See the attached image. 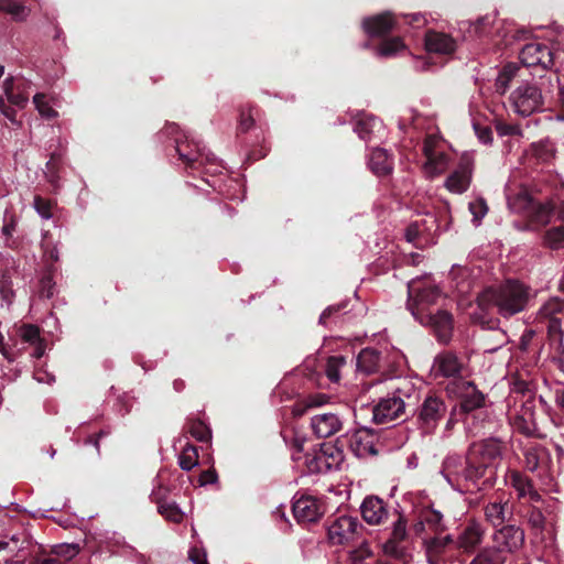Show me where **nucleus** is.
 <instances>
[{"label":"nucleus","mask_w":564,"mask_h":564,"mask_svg":"<svg viewBox=\"0 0 564 564\" xmlns=\"http://www.w3.org/2000/svg\"><path fill=\"white\" fill-rule=\"evenodd\" d=\"M527 520L532 529H535L542 532L545 529V517L540 508L535 506H530L527 510Z\"/></svg>","instance_id":"48"},{"label":"nucleus","mask_w":564,"mask_h":564,"mask_svg":"<svg viewBox=\"0 0 564 564\" xmlns=\"http://www.w3.org/2000/svg\"><path fill=\"white\" fill-rule=\"evenodd\" d=\"M447 162L448 159L446 153L443 151H437L434 153V155L426 158L424 167L431 176L440 175L445 171Z\"/></svg>","instance_id":"38"},{"label":"nucleus","mask_w":564,"mask_h":564,"mask_svg":"<svg viewBox=\"0 0 564 564\" xmlns=\"http://www.w3.org/2000/svg\"><path fill=\"white\" fill-rule=\"evenodd\" d=\"M405 410V403L399 395L382 399L373 409V421L378 424L399 419Z\"/></svg>","instance_id":"19"},{"label":"nucleus","mask_w":564,"mask_h":564,"mask_svg":"<svg viewBox=\"0 0 564 564\" xmlns=\"http://www.w3.org/2000/svg\"><path fill=\"white\" fill-rule=\"evenodd\" d=\"M175 150L178 154V159L192 170H198L207 163H212L216 160L213 154L206 152L205 147H202L199 142L194 140H175Z\"/></svg>","instance_id":"10"},{"label":"nucleus","mask_w":564,"mask_h":564,"mask_svg":"<svg viewBox=\"0 0 564 564\" xmlns=\"http://www.w3.org/2000/svg\"><path fill=\"white\" fill-rule=\"evenodd\" d=\"M362 519L371 525L383 523L388 519L389 511L382 499L377 496H368L360 507Z\"/></svg>","instance_id":"22"},{"label":"nucleus","mask_w":564,"mask_h":564,"mask_svg":"<svg viewBox=\"0 0 564 564\" xmlns=\"http://www.w3.org/2000/svg\"><path fill=\"white\" fill-rule=\"evenodd\" d=\"M55 282L51 273L44 274L40 280L39 295L43 299H51L54 294Z\"/></svg>","instance_id":"55"},{"label":"nucleus","mask_w":564,"mask_h":564,"mask_svg":"<svg viewBox=\"0 0 564 564\" xmlns=\"http://www.w3.org/2000/svg\"><path fill=\"white\" fill-rule=\"evenodd\" d=\"M486 520L494 527L499 528L505 522L510 521L512 511L508 508V502H489L484 509Z\"/></svg>","instance_id":"27"},{"label":"nucleus","mask_w":564,"mask_h":564,"mask_svg":"<svg viewBox=\"0 0 564 564\" xmlns=\"http://www.w3.org/2000/svg\"><path fill=\"white\" fill-rule=\"evenodd\" d=\"M373 555L368 542L362 539L360 544L350 552V558L354 564H361L366 558Z\"/></svg>","instance_id":"52"},{"label":"nucleus","mask_w":564,"mask_h":564,"mask_svg":"<svg viewBox=\"0 0 564 564\" xmlns=\"http://www.w3.org/2000/svg\"><path fill=\"white\" fill-rule=\"evenodd\" d=\"M507 555L497 546L484 547L471 560L469 564H505Z\"/></svg>","instance_id":"30"},{"label":"nucleus","mask_w":564,"mask_h":564,"mask_svg":"<svg viewBox=\"0 0 564 564\" xmlns=\"http://www.w3.org/2000/svg\"><path fill=\"white\" fill-rule=\"evenodd\" d=\"M399 18L391 11H383L362 19L361 28L369 39H384L399 31Z\"/></svg>","instance_id":"9"},{"label":"nucleus","mask_w":564,"mask_h":564,"mask_svg":"<svg viewBox=\"0 0 564 564\" xmlns=\"http://www.w3.org/2000/svg\"><path fill=\"white\" fill-rule=\"evenodd\" d=\"M347 364V358L341 355H335L327 358L325 373L327 378L337 383L340 379V369Z\"/></svg>","instance_id":"39"},{"label":"nucleus","mask_w":564,"mask_h":564,"mask_svg":"<svg viewBox=\"0 0 564 564\" xmlns=\"http://www.w3.org/2000/svg\"><path fill=\"white\" fill-rule=\"evenodd\" d=\"M62 156L54 152L51 154L50 160L45 164L44 175L46 181L50 183L52 189L56 192L61 187V172Z\"/></svg>","instance_id":"29"},{"label":"nucleus","mask_w":564,"mask_h":564,"mask_svg":"<svg viewBox=\"0 0 564 564\" xmlns=\"http://www.w3.org/2000/svg\"><path fill=\"white\" fill-rule=\"evenodd\" d=\"M438 144V139L433 134H427L423 141V154L425 158H430L437 152L436 147Z\"/></svg>","instance_id":"64"},{"label":"nucleus","mask_w":564,"mask_h":564,"mask_svg":"<svg viewBox=\"0 0 564 564\" xmlns=\"http://www.w3.org/2000/svg\"><path fill=\"white\" fill-rule=\"evenodd\" d=\"M341 420L336 413H318L312 417L311 426L319 438H327L341 429Z\"/></svg>","instance_id":"24"},{"label":"nucleus","mask_w":564,"mask_h":564,"mask_svg":"<svg viewBox=\"0 0 564 564\" xmlns=\"http://www.w3.org/2000/svg\"><path fill=\"white\" fill-rule=\"evenodd\" d=\"M169 489L164 486H158L153 491L151 492V501L156 505L159 508L163 503H165L167 500Z\"/></svg>","instance_id":"63"},{"label":"nucleus","mask_w":564,"mask_h":564,"mask_svg":"<svg viewBox=\"0 0 564 564\" xmlns=\"http://www.w3.org/2000/svg\"><path fill=\"white\" fill-rule=\"evenodd\" d=\"M547 93L549 91L543 95L541 89L536 86L525 84L519 86L511 94V101L519 115L528 117L542 109Z\"/></svg>","instance_id":"7"},{"label":"nucleus","mask_w":564,"mask_h":564,"mask_svg":"<svg viewBox=\"0 0 564 564\" xmlns=\"http://www.w3.org/2000/svg\"><path fill=\"white\" fill-rule=\"evenodd\" d=\"M524 530L516 524H503L494 534V541L507 553H514L524 545Z\"/></svg>","instance_id":"13"},{"label":"nucleus","mask_w":564,"mask_h":564,"mask_svg":"<svg viewBox=\"0 0 564 564\" xmlns=\"http://www.w3.org/2000/svg\"><path fill=\"white\" fill-rule=\"evenodd\" d=\"M377 124V118L372 116H362L356 121L354 131L361 140H369Z\"/></svg>","instance_id":"40"},{"label":"nucleus","mask_w":564,"mask_h":564,"mask_svg":"<svg viewBox=\"0 0 564 564\" xmlns=\"http://www.w3.org/2000/svg\"><path fill=\"white\" fill-rule=\"evenodd\" d=\"M519 69L516 63H508L501 68L495 84L498 94L503 95L508 90Z\"/></svg>","instance_id":"33"},{"label":"nucleus","mask_w":564,"mask_h":564,"mask_svg":"<svg viewBox=\"0 0 564 564\" xmlns=\"http://www.w3.org/2000/svg\"><path fill=\"white\" fill-rule=\"evenodd\" d=\"M547 333L552 340L562 341L563 332H562V321L557 317L547 318Z\"/></svg>","instance_id":"58"},{"label":"nucleus","mask_w":564,"mask_h":564,"mask_svg":"<svg viewBox=\"0 0 564 564\" xmlns=\"http://www.w3.org/2000/svg\"><path fill=\"white\" fill-rule=\"evenodd\" d=\"M542 245L551 250L564 249V225L545 230L542 236Z\"/></svg>","instance_id":"34"},{"label":"nucleus","mask_w":564,"mask_h":564,"mask_svg":"<svg viewBox=\"0 0 564 564\" xmlns=\"http://www.w3.org/2000/svg\"><path fill=\"white\" fill-rule=\"evenodd\" d=\"M424 48L429 54L451 58L457 51V42L448 33L430 29L424 34Z\"/></svg>","instance_id":"12"},{"label":"nucleus","mask_w":564,"mask_h":564,"mask_svg":"<svg viewBox=\"0 0 564 564\" xmlns=\"http://www.w3.org/2000/svg\"><path fill=\"white\" fill-rule=\"evenodd\" d=\"M187 431L198 442L207 443L212 440V430L199 419H189Z\"/></svg>","instance_id":"37"},{"label":"nucleus","mask_w":564,"mask_h":564,"mask_svg":"<svg viewBox=\"0 0 564 564\" xmlns=\"http://www.w3.org/2000/svg\"><path fill=\"white\" fill-rule=\"evenodd\" d=\"M535 403L536 399L534 394H529L527 399L521 401V409L517 414L519 421L522 423L535 422Z\"/></svg>","instance_id":"42"},{"label":"nucleus","mask_w":564,"mask_h":564,"mask_svg":"<svg viewBox=\"0 0 564 564\" xmlns=\"http://www.w3.org/2000/svg\"><path fill=\"white\" fill-rule=\"evenodd\" d=\"M441 300L443 296L437 286L421 281L409 282L406 308L419 323L431 321V313L440 307Z\"/></svg>","instance_id":"3"},{"label":"nucleus","mask_w":564,"mask_h":564,"mask_svg":"<svg viewBox=\"0 0 564 564\" xmlns=\"http://www.w3.org/2000/svg\"><path fill=\"white\" fill-rule=\"evenodd\" d=\"M420 324L429 327L441 344H448L453 337L454 316L443 307H437L431 313V321Z\"/></svg>","instance_id":"11"},{"label":"nucleus","mask_w":564,"mask_h":564,"mask_svg":"<svg viewBox=\"0 0 564 564\" xmlns=\"http://www.w3.org/2000/svg\"><path fill=\"white\" fill-rule=\"evenodd\" d=\"M254 109H256V107H253V106H248L247 108L241 107L240 113H239V122H238V127H237L238 134L246 133L254 127V124H256V119L253 117Z\"/></svg>","instance_id":"43"},{"label":"nucleus","mask_w":564,"mask_h":564,"mask_svg":"<svg viewBox=\"0 0 564 564\" xmlns=\"http://www.w3.org/2000/svg\"><path fill=\"white\" fill-rule=\"evenodd\" d=\"M326 401L325 394H316V395H310L305 400V405L303 408L296 406L294 409V414L297 416H301L305 413V411L310 408L319 406Z\"/></svg>","instance_id":"57"},{"label":"nucleus","mask_w":564,"mask_h":564,"mask_svg":"<svg viewBox=\"0 0 564 564\" xmlns=\"http://www.w3.org/2000/svg\"><path fill=\"white\" fill-rule=\"evenodd\" d=\"M509 482L518 492L519 498H525L530 490L534 488L533 480L519 470L509 473Z\"/></svg>","instance_id":"32"},{"label":"nucleus","mask_w":564,"mask_h":564,"mask_svg":"<svg viewBox=\"0 0 564 564\" xmlns=\"http://www.w3.org/2000/svg\"><path fill=\"white\" fill-rule=\"evenodd\" d=\"M33 102L36 110L43 118L52 120L58 116V112L45 101V95L43 93L35 94Z\"/></svg>","instance_id":"47"},{"label":"nucleus","mask_w":564,"mask_h":564,"mask_svg":"<svg viewBox=\"0 0 564 564\" xmlns=\"http://www.w3.org/2000/svg\"><path fill=\"white\" fill-rule=\"evenodd\" d=\"M503 443L498 438H487L480 443H473L469 451L487 466H494L502 455Z\"/></svg>","instance_id":"23"},{"label":"nucleus","mask_w":564,"mask_h":564,"mask_svg":"<svg viewBox=\"0 0 564 564\" xmlns=\"http://www.w3.org/2000/svg\"><path fill=\"white\" fill-rule=\"evenodd\" d=\"M556 203L554 198L544 202L529 200L528 226L539 230L547 226L555 215Z\"/></svg>","instance_id":"14"},{"label":"nucleus","mask_w":564,"mask_h":564,"mask_svg":"<svg viewBox=\"0 0 564 564\" xmlns=\"http://www.w3.org/2000/svg\"><path fill=\"white\" fill-rule=\"evenodd\" d=\"M496 131L501 137L521 134V130L518 126L507 123L503 121H498L496 123Z\"/></svg>","instance_id":"62"},{"label":"nucleus","mask_w":564,"mask_h":564,"mask_svg":"<svg viewBox=\"0 0 564 564\" xmlns=\"http://www.w3.org/2000/svg\"><path fill=\"white\" fill-rule=\"evenodd\" d=\"M421 513L431 535L442 538L441 534L446 530L443 523V514L434 509H424Z\"/></svg>","instance_id":"31"},{"label":"nucleus","mask_w":564,"mask_h":564,"mask_svg":"<svg viewBox=\"0 0 564 564\" xmlns=\"http://www.w3.org/2000/svg\"><path fill=\"white\" fill-rule=\"evenodd\" d=\"M347 305L348 302L343 301L338 304L329 305L328 307H326L319 316V324L323 326H327L328 321L330 318L336 319L337 317H339L340 313L346 310Z\"/></svg>","instance_id":"50"},{"label":"nucleus","mask_w":564,"mask_h":564,"mask_svg":"<svg viewBox=\"0 0 564 564\" xmlns=\"http://www.w3.org/2000/svg\"><path fill=\"white\" fill-rule=\"evenodd\" d=\"M180 467L183 470H191L198 464V451L193 444H186L178 457Z\"/></svg>","instance_id":"41"},{"label":"nucleus","mask_w":564,"mask_h":564,"mask_svg":"<svg viewBox=\"0 0 564 564\" xmlns=\"http://www.w3.org/2000/svg\"><path fill=\"white\" fill-rule=\"evenodd\" d=\"M558 313H564V299L560 297L550 299L539 311L543 318L555 317Z\"/></svg>","instance_id":"44"},{"label":"nucleus","mask_w":564,"mask_h":564,"mask_svg":"<svg viewBox=\"0 0 564 564\" xmlns=\"http://www.w3.org/2000/svg\"><path fill=\"white\" fill-rule=\"evenodd\" d=\"M531 151H532V154L539 161H542V162H547L553 155V151L550 148L547 142L533 143L531 145Z\"/></svg>","instance_id":"54"},{"label":"nucleus","mask_w":564,"mask_h":564,"mask_svg":"<svg viewBox=\"0 0 564 564\" xmlns=\"http://www.w3.org/2000/svg\"><path fill=\"white\" fill-rule=\"evenodd\" d=\"M555 54L556 51L550 44L531 42L521 48L519 58L525 67L549 70L554 66Z\"/></svg>","instance_id":"6"},{"label":"nucleus","mask_w":564,"mask_h":564,"mask_svg":"<svg viewBox=\"0 0 564 564\" xmlns=\"http://www.w3.org/2000/svg\"><path fill=\"white\" fill-rule=\"evenodd\" d=\"M495 475V466H487L469 449L466 454L465 466L462 468L460 484L469 490V485L477 486L479 480L482 479V485L491 486Z\"/></svg>","instance_id":"8"},{"label":"nucleus","mask_w":564,"mask_h":564,"mask_svg":"<svg viewBox=\"0 0 564 564\" xmlns=\"http://www.w3.org/2000/svg\"><path fill=\"white\" fill-rule=\"evenodd\" d=\"M469 210L473 214L474 221L479 223L488 213V206L482 197L469 203Z\"/></svg>","instance_id":"53"},{"label":"nucleus","mask_w":564,"mask_h":564,"mask_svg":"<svg viewBox=\"0 0 564 564\" xmlns=\"http://www.w3.org/2000/svg\"><path fill=\"white\" fill-rule=\"evenodd\" d=\"M369 167L377 176H387L393 171V159L384 149L372 150Z\"/></svg>","instance_id":"25"},{"label":"nucleus","mask_w":564,"mask_h":564,"mask_svg":"<svg viewBox=\"0 0 564 564\" xmlns=\"http://www.w3.org/2000/svg\"><path fill=\"white\" fill-rule=\"evenodd\" d=\"M292 512L299 523H313L323 517L324 508L318 499L312 496H302L294 501Z\"/></svg>","instance_id":"17"},{"label":"nucleus","mask_w":564,"mask_h":564,"mask_svg":"<svg viewBox=\"0 0 564 564\" xmlns=\"http://www.w3.org/2000/svg\"><path fill=\"white\" fill-rule=\"evenodd\" d=\"M531 297L530 288L518 280L485 289L477 296V304L484 312L496 310L503 318H510L527 310Z\"/></svg>","instance_id":"1"},{"label":"nucleus","mask_w":564,"mask_h":564,"mask_svg":"<svg viewBox=\"0 0 564 564\" xmlns=\"http://www.w3.org/2000/svg\"><path fill=\"white\" fill-rule=\"evenodd\" d=\"M406 539V520L399 516L393 524L390 539L383 544V552L397 560H404L406 555L405 546L401 543Z\"/></svg>","instance_id":"20"},{"label":"nucleus","mask_w":564,"mask_h":564,"mask_svg":"<svg viewBox=\"0 0 564 564\" xmlns=\"http://www.w3.org/2000/svg\"><path fill=\"white\" fill-rule=\"evenodd\" d=\"M540 453L536 449H528L524 453V465L530 471H535L540 466Z\"/></svg>","instance_id":"59"},{"label":"nucleus","mask_w":564,"mask_h":564,"mask_svg":"<svg viewBox=\"0 0 564 564\" xmlns=\"http://www.w3.org/2000/svg\"><path fill=\"white\" fill-rule=\"evenodd\" d=\"M473 174V161L469 156L463 155L458 166L445 181V187L456 194H463L469 188Z\"/></svg>","instance_id":"16"},{"label":"nucleus","mask_w":564,"mask_h":564,"mask_svg":"<svg viewBox=\"0 0 564 564\" xmlns=\"http://www.w3.org/2000/svg\"><path fill=\"white\" fill-rule=\"evenodd\" d=\"M0 11L11 14L14 20L24 19L25 7L14 0H0Z\"/></svg>","instance_id":"49"},{"label":"nucleus","mask_w":564,"mask_h":564,"mask_svg":"<svg viewBox=\"0 0 564 564\" xmlns=\"http://www.w3.org/2000/svg\"><path fill=\"white\" fill-rule=\"evenodd\" d=\"M485 405V394L477 389L474 382L467 381L463 383L459 393V403L457 409L459 415H466Z\"/></svg>","instance_id":"21"},{"label":"nucleus","mask_w":564,"mask_h":564,"mask_svg":"<svg viewBox=\"0 0 564 564\" xmlns=\"http://www.w3.org/2000/svg\"><path fill=\"white\" fill-rule=\"evenodd\" d=\"M405 50L406 45L403 37L399 35L381 39V41L373 47L375 55L383 58H392Z\"/></svg>","instance_id":"26"},{"label":"nucleus","mask_w":564,"mask_h":564,"mask_svg":"<svg viewBox=\"0 0 564 564\" xmlns=\"http://www.w3.org/2000/svg\"><path fill=\"white\" fill-rule=\"evenodd\" d=\"M381 352L373 348L362 349L357 357V369L366 375L380 371Z\"/></svg>","instance_id":"28"},{"label":"nucleus","mask_w":564,"mask_h":564,"mask_svg":"<svg viewBox=\"0 0 564 564\" xmlns=\"http://www.w3.org/2000/svg\"><path fill=\"white\" fill-rule=\"evenodd\" d=\"M465 462L459 456H448L443 464V473L448 482L456 481L460 485L462 468H464Z\"/></svg>","instance_id":"35"},{"label":"nucleus","mask_w":564,"mask_h":564,"mask_svg":"<svg viewBox=\"0 0 564 564\" xmlns=\"http://www.w3.org/2000/svg\"><path fill=\"white\" fill-rule=\"evenodd\" d=\"M7 101L20 109L26 107L29 102V94L18 93L17 90L6 96Z\"/></svg>","instance_id":"61"},{"label":"nucleus","mask_w":564,"mask_h":564,"mask_svg":"<svg viewBox=\"0 0 564 564\" xmlns=\"http://www.w3.org/2000/svg\"><path fill=\"white\" fill-rule=\"evenodd\" d=\"M447 413L448 408L444 397L435 393L426 395L415 410L417 429L424 435L433 434Z\"/></svg>","instance_id":"4"},{"label":"nucleus","mask_w":564,"mask_h":564,"mask_svg":"<svg viewBox=\"0 0 564 564\" xmlns=\"http://www.w3.org/2000/svg\"><path fill=\"white\" fill-rule=\"evenodd\" d=\"M377 435L373 430L368 427H361L356 430L348 438L350 449L358 457H365L367 455H377L378 449L376 447Z\"/></svg>","instance_id":"18"},{"label":"nucleus","mask_w":564,"mask_h":564,"mask_svg":"<svg viewBox=\"0 0 564 564\" xmlns=\"http://www.w3.org/2000/svg\"><path fill=\"white\" fill-rule=\"evenodd\" d=\"M0 297L8 305L12 304L15 297V292L13 290V281L11 275V270L9 268H4L1 270L0 274Z\"/></svg>","instance_id":"36"},{"label":"nucleus","mask_w":564,"mask_h":564,"mask_svg":"<svg viewBox=\"0 0 564 564\" xmlns=\"http://www.w3.org/2000/svg\"><path fill=\"white\" fill-rule=\"evenodd\" d=\"M474 130L480 142L489 144L492 141V130L488 126H482L478 122L474 123Z\"/></svg>","instance_id":"60"},{"label":"nucleus","mask_w":564,"mask_h":564,"mask_svg":"<svg viewBox=\"0 0 564 564\" xmlns=\"http://www.w3.org/2000/svg\"><path fill=\"white\" fill-rule=\"evenodd\" d=\"M484 538L482 530L471 524L466 527L456 539L452 534L443 538L434 536L425 539V554L429 564L444 563V553L446 550H459L464 553H471L480 545Z\"/></svg>","instance_id":"2"},{"label":"nucleus","mask_w":564,"mask_h":564,"mask_svg":"<svg viewBox=\"0 0 564 564\" xmlns=\"http://www.w3.org/2000/svg\"><path fill=\"white\" fill-rule=\"evenodd\" d=\"M18 334L24 343L33 345L39 343L41 339L40 327L33 324H23L19 327Z\"/></svg>","instance_id":"46"},{"label":"nucleus","mask_w":564,"mask_h":564,"mask_svg":"<svg viewBox=\"0 0 564 564\" xmlns=\"http://www.w3.org/2000/svg\"><path fill=\"white\" fill-rule=\"evenodd\" d=\"M464 365L457 355L451 350L440 352L433 361L432 375L438 378H457L462 376Z\"/></svg>","instance_id":"15"},{"label":"nucleus","mask_w":564,"mask_h":564,"mask_svg":"<svg viewBox=\"0 0 564 564\" xmlns=\"http://www.w3.org/2000/svg\"><path fill=\"white\" fill-rule=\"evenodd\" d=\"M364 531L362 524L357 518L340 516L327 528L328 540L332 544L358 543Z\"/></svg>","instance_id":"5"},{"label":"nucleus","mask_w":564,"mask_h":564,"mask_svg":"<svg viewBox=\"0 0 564 564\" xmlns=\"http://www.w3.org/2000/svg\"><path fill=\"white\" fill-rule=\"evenodd\" d=\"M52 200L40 195L34 197V208L43 218L50 219L52 217Z\"/></svg>","instance_id":"56"},{"label":"nucleus","mask_w":564,"mask_h":564,"mask_svg":"<svg viewBox=\"0 0 564 564\" xmlns=\"http://www.w3.org/2000/svg\"><path fill=\"white\" fill-rule=\"evenodd\" d=\"M494 20L489 15L478 18L473 24L469 32H474L476 36L484 37L490 33Z\"/></svg>","instance_id":"51"},{"label":"nucleus","mask_w":564,"mask_h":564,"mask_svg":"<svg viewBox=\"0 0 564 564\" xmlns=\"http://www.w3.org/2000/svg\"><path fill=\"white\" fill-rule=\"evenodd\" d=\"M158 512L174 523H180L183 520V512L175 502L166 501L158 508Z\"/></svg>","instance_id":"45"}]
</instances>
